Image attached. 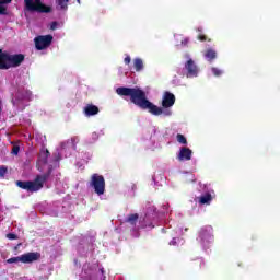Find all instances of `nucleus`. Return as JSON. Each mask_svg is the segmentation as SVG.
<instances>
[{
	"label": "nucleus",
	"instance_id": "1",
	"mask_svg": "<svg viewBox=\"0 0 280 280\" xmlns=\"http://www.w3.org/2000/svg\"><path fill=\"white\" fill-rule=\"evenodd\" d=\"M118 95H126L130 97L131 102L142 108V110H148L151 115L156 117L163 115V117H172L174 112H172V106L176 104V96L173 93L165 92L162 96V107L154 105L145 97V92L139 88H118L116 90Z\"/></svg>",
	"mask_w": 280,
	"mask_h": 280
},
{
	"label": "nucleus",
	"instance_id": "2",
	"mask_svg": "<svg viewBox=\"0 0 280 280\" xmlns=\"http://www.w3.org/2000/svg\"><path fill=\"white\" fill-rule=\"evenodd\" d=\"M25 60L22 54L10 55L0 50V69H10V67H19Z\"/></svg>",
	"mask_w": 280,
	"mask_h": 280
},
{
	"label": "nucleus",
	"instance_id": "3",
	"mask_svg": "<svg viewBox=\"0 0 280 280\" xmlns=\"http://www.w3.org/2000/svg\"><path fill=\"white\" fill-rule=\"evenodd\" d=\"M47 180V175L37 176L34 182H16L18 187L26 189V191H39L43 189V185Z\"/></svg>",
	"mask_w": 280,
	"mask_h": 280
},
{
	"label": "nucleus",
	"instance_id": "4",
	"mask_svg": "<svg viewBox=\"0 0 280 280\" xmlns=\"http://www.w3.org/2000/svg\"><path fill=\"white\" fill-rule=\"evenodd\" d=\"M197 240L205 250L211 248V245L213 244V228L206 226L201 229Z\"/></svg>",
	"mask_w": 280,
	"mask_h": 280
},
{
	"label": "nucleus",
	"instance_id": "5",
	"mask_svg": "<svg viewBox=\"0 0 280 280\" xmlns=\"http://www.w3.org/2000/svg\"><path fill=\"white\" fill-rule=\"evenodd\" d=\"M25 8L30 12H40V13H49L51 12V7L45 5L43 0H24Z\"/></svg>",
	"mask_w": 280,
	"mask_h": 280
},
{
	"label": "nucleus",
	"instance_id": "6",
	"mask_svg": "<svg viewBox=\"0 0 280 280\" xmlns=\"http://www.w3.org/2000/svg\"><path fill=\"white\" fill-rule=\"evenodd\" d=\"M90 185L91 187H93L97 196H103L104 191H106V182L104 180V176L102 175L93 174Z\"/></svg>",
	"mask_w": 280,
	"mask_h": 280
},
{
	"label": "nucleus",
	"instance_id": "7",
	"mask_svg": "<svg viewBox=\"0 0 280 280\" xmlns=\"http://www.w3.org/2000/svg\"><path fill=\"white\" fill-rule=\"evenodd\" d=\"M51 40H54V36L44 35L35 38V47L36 49H47L49 45H51Z\"/></svg>",
	"mask_w": 280,
	"mask_h": 280
},
{
	"label": "nucleus",
	"instance_id": "8",
	"mask_svg": "<svg viewBox=\"0 0 280 280\" xmlns=\"http://www.w3.org/2000/svg\"><path fill=\"white\" fill-rule=\"evenodd\" d=\"M185 69L187 71V78H197L199 70L198 66H196V62H194V59L188 58L185 65Z\"/></svg>",
	"mask_w": 280,
	"mask_h": 280
},
{
	"label": "nucleus",
	"instance_id": "9",
	"mask_svg": "<svg viewBox=\"0 0 280 280\" xmlns=\"http://www.w3.org/2000/svg\"><path fill=\"white\" fill-rule=\"evenodd\" d=\"M191 156H194V151L187 147L179 148L177 152V161H191Z\"/></svg>",
	"mask_w": 280,
	"mask_h": 280
},
{
	"label": "nucleus",
	"instance_id": "10",
	"mask_svg": "<svg viewBox=\"0 0 280 280\" xmlns=\"http://www.w3.org/2000/svg\"><path fill=\"white\" fill-rule=\"evenodd\" d=\"M214 198H215V191L210 190L201 195L200 197H198V202L199 205H211Z\"/></svg>",
	"mask_w": 280,
	"mask_h": 280
},
{
	"label": "nucleus",
	"instance_id": "11",
	"mask_svg": "<svg viewBox=\"0 0 280 280\" xmlns=\"http://www.w3.org/2000/svg\"><path fill=\"white\" fill-rule=\"evenodd\" d=\"M22 264H32L33 261H38L40 259V254L38 253H26L20 256Z\"/></svg>",
	"mask_w": 280,
	"mask_h": 280
},
{
	"label": "nucleus",
	"instance_id": "12",
	"mask_svg": "<svg viewBox=\"0 0 280 280\" xmlns=\"http://www.w3.org/2000/svg\"><path fill=\"white\" fill-rule=\"evenodd\" d=\"M203 58L207 62H213L218 58V51L213 48H208L203 51Z\"/></svg>",
	"mask_w": 280,
	"mask_h": 280
},
{
	"label": "nucleus",
	"instance_id": "13",
	"mask_svg": "<svg viewBox=\"0 0 280 280\" xmlns=\"http://www.w3.org/2000/svg\"><path fill=\"white\" fill-rule=\"evenodd\" d=\"M83 113H84L85 117H93V116L97 115V113H100V108L95 105H86L83 108Z\"/></svg>",
	"mask_w": 280,
	"mask_h": 280
},
{
	"label": "nucleus",
	"instance_id": "14",
	"mask_svg": "<svg viewBox=\"0 0 280 280\" xmlns=\"http://www.w3.org/2000/svg\"><path fill=\"white\" fill-rule=\"evenodd\" d=\"M47 156H49V151L45 149L40 152L39 160L37 163L39 170H42L40 165H45V163H47Z\"/></svg>",
	"mask_w": 280,
	"mask_h": 280
},
{
	"label": "nucleus",
	"instance_id": "15",
	"mask_svg": "<svg viewBox=\"0 0 280 280\" xmlns=\"http://www.w3.org/2000/svg\"><path fill=\"white\" fill-rule=\"evenodd\" d=\"M133 69L137 72L143 71V59L141 58L133 59Z\"/></svg>",
	"mask_w": 280,
	"mask_h": 280
},
{
	"label": "nucleus",
	"instance_id": "16",
	"mask_svg": "<svg viewBox=\"0 0 280 280\" xmlns=\"http://www.w3.org/2000/svg\"><path fill=\"white\" fill-rule=\"evenodd\" d=\"M58 10H67L69 8V0H56Z\"/></svg>",
	"mask_w": 280,
	"mask_h": 280
},
{
	"label": "nucleus",
	"instance_id": "17",
	"mask_svg": "<svg viewBox=\"0 0 280 280\" xmlns=\"http://www.w3.org/2000/svg\"><path fill=\"white\" fill-rule=\"evenodd\" d=\"M12 0H0V14H5V3H11Z\"/></svg>",
	"mask_w": 280,
	"mask_h": 280
},
{
	"label": "nucleus",
	"instance_id": "18",
	"mask_svg": "<svg viewBox=\"0 0 280 280\" xmlns=\"http://www.w3.org/2000/svg\"><path fill=\"white\" fill-rule=\"evenodd\" d=\"M211 72L213 75H215V78H220V75L224 73V71H222L220 68H217V67H212Z\"/></svg>",
	"mask_w": 280,
	"mask_h": 280
},
{
	"label": "nucleus",
	"instance_id": "19",
	"mask_svg": "<svg viewBox=\"0 0 280 280\" xmlns=\"http://www.w3.org/2000/svg\"><path fill=\"white\" fill-rule=\"evenodd\" d=\"M176 140L180 143V145H187V138H185V136L182 133L176 136Z\"/></svg>",
	"mask_w": 280,
	"mask_h": 280
},
{
	"label": "nucleus",
	"instance_id": "20",
	"mask_svg": "<svg viewBox=\"0 0 280 280\" xmlns=\"http://www.w3.org/2000/svg\"><path fill=\"white\" fill-rule=\"evenodd\" d=\"M7 264H22L21 256L9 258Z\"/></svg>",
	"mask_w": 280,
	"mask_h": 280
},
{
	"label": "nucleus",
	"instance_id": "21",
	"mask_svg": "<svg viewBox=\"0 0 280 280\" xmlns=\"http://www.w3.org/2000/svg\"><path fill=\"white\" fill-rule=\"evenodd\" d=\"M137 220H139V214H130L128 218V222H130V224H135Z\"/></svg>",
	"mask_w": 280,
	"mask_h": 280
},
{
	"label": "nucleus",
	"instance_id": "22",
	"mask_svg": "<svg viewBox=\"0 0 280 280\" xmlns=\"http://www.w3.org/2000/svg\"><path fill=\"white\" fill-rule=\"evenodd\" d=\"M7 172H8V168L5 166L0 167V176H5Z\"/></svg>",
	"mask_w": 280,
	"mask_h": 280
},
{
	"label": "nucleus",
	"instance_id": "23",
	"mask_svg": "<svg viewBox=\"0 0 280 280\" xmlns=\"http://www.w3.org/2000/svg\"><path fill=\"white\" fill-rule=\"evenodd\" d=\"M131 60H132V59L130 58V56L127 55V56L125 57V59H124V62H125V65H130Z\"/></svg>",
	"mask_w": 280,
	"mask_h": 280
},
{
	"label": "nucleus",
	"instance_id": "24",
	"mask_svg": "<svg viewBox=\"0 0 280 280\" xmlns=\"http://www.w3.org/2000/svg\"><path fill=\"white\" fill-rule=\"evenodd\" d=\"M58 22H52L51 24H50V30H58Z\"/></svg>",
	"mask_w": 280,
	"mask_h": 280
},
{
	"label": "nucleus",
	"instance_id": "25",
	"mask_svg": "<svg viewBox=\"0 0 280 280\" xmlns=\"http://www.w3.org/2000/svg\"><path fill=\"white\" fill-rule=\"evenodd\" d=\"M8 240H16V234L9 233L7 234Z\"/></svg>",
	"mask_w": 280,
	"mask_h": 280
},
{
	"label": "nucleus",
	"instance_id": "26",
	"mask_svg": "<svg viewBox=\"0 0 280 280\" xmlns=\"http://www.w3.org/2000/svg\"><path fill=\"white\" fill-rule=\"evenodd\" d=\"M12 154H19V147H13Z\"/></svg>",
	"mask_w": 280,
	"mask_h": 280
},
{
	"label": "nucleus",
	"instance_id": "27",
	"mask_svg": "<svg viewBox=\"0 0 280 280\" xmlns=\"http://www.w3.org/2000/svg\"><path fill=\"white\" fill-rule=\"evenodd\" d=\"M170 244L171 246H176V238H173Z\"/></svg>",
	"mask_w": 280,
	"mask_h": 280
},
{
	"label": "nucleus",
	"instance_id": "28",
	"mask_svg": "<svg viewBox=\"0 0 280 280\" xmlns=\"http://www.w3.org/2000/svg\"><path fill=\"white\" fill-rule=\"evenodd\" d=\"M187 43H189V39L185 38V39L182 42V45H187Z\"/></svg>",
	"mask_w": 280,
	"mask_h": 280
},
{
	"label": "nucleus",
	"instance_id": "29",
	"mask_svg": "<svg viewBox=\"0 0 280 280\" xmlns=\"http://www.w3.org/2000/svg\"><path fill=\"white\" fill-rule=\"evenodd\" d=\"M198 38L199 40H205V35H199Z\"/></svg>",
	"mask_w": 280,
	"mask_h": 280
},
{
	"label": "nucleus",
	"instance_id": "30",
	"mask_svg": "<svg viewBox=\"0 0 280 280\" xmlns=\"http://www.w3.org/2000/svg\"><path fill=\"white\" fill-rule=\"evenodd\" d=\"M92 136H93L94 139L98 138L97 132H94Z\"/></svg>",
	"mask_w": 280,
	"mask_h": 280
},
{
	"label": "nucleus",
	"instance_id": "31",
	"mask_svg": "<svg viewBox=\"0 0 280 280\" xmlns=\"http://www.w3.org/2000/svg\"><path fill=\"white\" fill-rule=\"evenodd\" d=\"M101 275H104V269H101Z\"/></svg>",
	"mask_w": 280,
	"mask_h": 280
},
{
	"label": "nucleus",
	"instance_id": "32",
	"mask_svg": "<svg viewBox=\"0 0 280 280\" xmlns=\"http://www.w3.org/2000/svg\"><path fill=\"white\" fill-rule=\"evenodd\" d=\"M104 279H106V277H103V279H101V280H104Z\"/></svg>",
	"mask_w": 280,
	"mask_h": 280
},
{
	"label": "nucleus",
	"instance_id": "33",
	"mask_svg": "<svg viewBox=\"0 0 280 280\" xmlns=\"http://www.w3.org/2000/svg\"><path fill=\"white\" fill-rule=\"evenodd\" d=\"M78 1V3H80V0H77Z\"/></svg>",
	"mask_w": 280,
	"mask_h": 280
}]
</instances>
